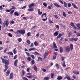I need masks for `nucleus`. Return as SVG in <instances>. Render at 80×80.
I'll return each mask as SVG.
<instances>
[{
  "instance_id": "48",
  "label": "nucleus",
  "mask_w": 80,
  "mask_h": 80,
  "mask_svg": "<svg viewBox=\"0 0 80 80\" xmlns=\"http://www.w3.org/2000/svg\"><path fill=\"white\" fill-rule=\"evenodd\" d=\"M56 67H57V69H59V66H58V64H56Z\"/></svg>"
},
{
  "instance_id": "47",
  "label": "nucleus",
  "mask_w": 80,
  "mask_h": 80,
  "mask_svg": "<svg viewBox=\"0 0 80 80\" xmlns=\"http://www.w3.org/2000/svg\"><path fill=\"white\" fill-rule=\"evenodd\" d=\"M14 11H15L14 10H12L11 11V12H10V14H12L13 13V12H14Z\"/></svg>"
},
{
  "instance_id": "64",
  "label": "nucleus",
  "mask_w": 80,
  "mask_h": 80,
  "mask_svg": "<svg viewBox=\"0 0 80 80\" xmlns=\"http://www.w3.org/2000/svg\"><path fill=\"white\" fill-rule=\"evenodd\" d=\"M77 27H80V24L79 23H78L76 24Z\"/></svg>"
},
{
  "instance_id": "27",
  "label": "nucleus",
  "mask_w": 80,
  "mask_h": 80,
  "mask_svg": "<svg viewBox=\"0 0 80 80\" xmlns=\"http://www.w3.org/2000/svg\"><path fill=\"white\" fill-rule=\"evenodd\" d=\"M73 73H74V74H75L76 75H78L79 74V72H76L75 71H74L73 72Z\"/></svg>"
},
{
  "instance_id": "38",
  "label": "nucleus",
  "mask_w": 80,
  "mask_h": 80,
  "mask_svg": "<svg viewBox=\"0 0 80 80\" xmlns=\"http://www.w3.org/2000/svg\"><path fill=\"white\" fill-rule=\"evenodd\" d=\"M78 38H73V40L74 41H77L78 40Z\"/></svg>"
},
{
  "instance_id": "20",
  "label": "nucleus",
  "mask_w": 80,
  "mask_h": 80,
  "mask_svg": "<svg viewBox=\"0 0 80 80\" xmlns=\"http://www.w3.org/2000/svg\"><path fill=\"white\" fill-rule=\"evenodd\" d=\"M64 6L65 7H67V4L65 2H64Z\"/></svg>"
},
{
  "instance_id": "45",
  "label": "nucleus",
  "mask_w": 80,
  "mask_h": 80,
  "mask_svg": "<svg viewBox=\"0 0 80 80\" xmlns=\"http://www.w3.org/2000/svg\"><path fill=\"white\" fill-rule=\"evenodd\" d=\"M11 9H12V10H15V9H16V8L14 7V6H12V8Z\"/></svg>"
},
{
  "instance_id": "60",
  "label": "nucleus",
  "mask_w": 80,
  "mask_h": 80,
  "mask_svg": "<svg viewBox=\"0 0 80 80\" xmlns=\"http://www.w3.org/2000/svg\"><path fill=\"white\" fill-rule=\"evenodd\" d=\"M42 70L43 72H45L47 71V70H46V69L44 68H42Z\"/></svg>"
},
{
  "instance_id": "41",
  "label": "nucleus",
  "mask_w": 80,
  "mask_h": 80,
  "mask_svg": "<svg viewBox=\"0 0 80 80\" xmlns=\"http://www.w3.org/2000/svg\"><path fill=\"white\" fill-rule=\"evenodd\" d=\"M62 15L64 17H66V14H65V12H63Z\"/></svg>"
},
{
  "instance_id": "33",
  "label": "nucleus",
  "mask_w": 80,
  "mask_h": 80,
  "mask_svg": "<svg viewBox=\"0 0 80 80\" xmlns=\"http://www.w3.org/2000/svg\"><path fill=\"white\" fill-rule=\"evenodd\" d=\"M40 61H42V58H41L39 57L38 61H40Z\"/></svg>"
},
{
  "instance_id": "21",
  "label": "nucleus",
  "mask_w": 80,
  "mask_h": 80,
  "mask_svg": "<svg viewBox=\"0 0 80 80\" xmlns=\"http://www.w3.org/2000/svg\"><path fill=\"white\" fill-rule=\"evenodd\" d=\"M38 13L39 15H42V12H40V9L38 10Z\"/></svg>"
},
{
  "instance_id": "51",
  "label": "nucleus",
  "mask_w": 80,
  "mask_h": 80,
  "mask_svg": "<svg viewBox=\"0 0 80 80\" xmlns=\"http://www.w3.org/2000/svg\"><path fill=\"white\" fill-rule=\"evenodd\" d=\"M71 25L72 26V27H73L75 26L74 25V23H73L72 22L71 24Z\"/></svg>"
},
{
  "instance_id": "40",
  "label": "nucleus",
  "mask_w": 80,
  "mask_h": 80,
  "mask_svg": "<svg viewBox=\"0 0 80 80\" xmlns=\"http://www.w3.org/2000/svg\"><path fill=\"white\" fill-rule=\"evenodd\" d=\"M32 60V58L29 57H28L27 58V60H28V61H31Z\"/></svg>"
},
{
  "instance_id": "29",
  "label": "nucleus",
  "mask_w": 80,
  "mask_h": 80,
  "mask_svg": "<svg viewBox=\"0 0 80 80\" xmlns=\"http://www.w3.org/2000/svg\"><path fill=\"white\" fill-rule=\"evenodd\" d=\"M8 55H11L12 56L13 55V52H8Z\"/></svg>"
},
{
  "instance_id": "24",
  "label": "nucleus",
  "mask_w": 80,
  "mask_h": 80,
  "mask_svg": "<svg viewBox=\"0 0 80 80\" xmlns=\"http://www.w3.org/2000/svg\"><path fill=\"white\" fill-rule=\"evenodd\" d=\"M58 35V33L57 32H55L54 34V36H57Z\"/></svg>"
},
{
  "instance_id": "63",
  "label": "nucleus",
  "mask_w": 80,
  "mask_h": 80,
  "mask_svg": "<svg viewBox=\"0 0 80 80\" xmlns=\"http://www.w3.org/2000/svg\"><path fill=\"white\" fill-rule=\"evenodd\" d=\"M55 27L56 28H59V26H58V25H56Z\"/></svg>"
},
{
  "instance_id": "1",
  "label": "nucleus",
  "mask_w": 80,
  "mask_h": 80,
  "mask_svg": "<svg viewBox=\"0 0 80 80\" xmlns=\"http://www.w3.org/2000/svg\"><path fill=\"white\" fill-rule=\"evenodd\" d=\"M8 24H9V23L8 20H7L6 21H4L3 23V25L4 27H5V26L8 27Z\"/></svg>"
},
{
  "instance_id": "35",
  "label": "nucleus",
  "mask_w": 80,
  "mask_h": 80,
  "mask_svg": "<svg viewBox=\"0 0 80 80\" xmlns=\"http://www.w3.org/2000/svg\"><path fill=\"white\" fill-rule=\"evenodd\" d=\"M27 42L28 44H30L31 43V42L28 40H27Z\"/></svg>"
},
{
  "instance_id": "25",
  "label": "nucleus",
  "mask_w": 80,
  "mask_h": 80,
  "mask_svg": "<svg viewBox=\"0 0 80 80\" xmlns=\"http://www.w3.org/2000/svg\"><path fill=\"white\" fill-rule=\"evenodd\" d=\"M53 77H54V73H51V77L52 78H53Z\"/></svg>"
},
{
  "instance_id": "32",
  "label": "nucleus",
  "mask_w": 80,
  "mask_h": 80,
  "mask_svg": "<svg viewBox=\"0 0 80 80\" xmlns=\"http://www.w3.org/2000/svg\"><path fill=\"white\" fill-rule=\"evenodd\" d=\"M43 5H44L45 7H47V4L46 2H44L43 3Z\"/></svg>"
},
{
  "instance_id": "61",
  "label": "nucleus",
  "mask_w": 80,
  "mask_h": 80,
  "mask_svg": "<svg viewBox=\"0 0 80 80\" xmlns=\"http://www.w3.org/2000/svg\"><path fill=\"white\" fill-rule=\"evenodd\" d=\"M71 33H71V32H70L69 33L68 35V37H70V35H71Z\"/></svg>"
},
{
  "instance_id": "16",
  "label": "nucleus",
  "mask_w": 80,
  "mask_h": 80,
  "mask_svg": "<svg viewBox=\"0 0 80 80\" xmlns=\"http://www.w3.org/2000/svg\"><path fill=\"white\" fill-rule=\"evenodd\" d=\"M33 69L36 72H37V68L35 65H34L33 67Z\"/></svg>"
},
{
  "instance_id": "49",
  "label": "nucleus",
  "mask_w": 80,
  "mask_h": 80,
  "mask_svg": "<svg viewBox=\"0 0 80 80\" xmlns=\"http://www.w3.org/2000/svg\"><path fill=\"white\" fill-rule=\"evenodd\" d=\"M5 69H8V66H7V65H5Z\"/></svg>"
},
{
  "instance_id": "46",
  "label": "nucleus",
  "mask_w": 80,
  "mask_h": 80,
  "mask_svg": "<svg viewBox=\"0 0 80 80\" xmlns=\"http://www.w3.org/2000/svg\"><path fill=\"white\" fill-rule=\"evenodd\" d=\"M31 57L32 59H35V56L34 55H32Z\"/></svg>"
},
{
  "instance_id": "22",
  "label": "nucleus",
  "mask_w": 80,
  "mask_h": 80,
  "mask_svg": "<svg viewBox=\"0 0 80 80\" xmlns=\"http://www.w3.org/2000/svg\"><path fill=\"white\" fill-rule=\"evenodd\" d=\"M67 79L68 80H71V78H70V77L68 75H67Z\"/></svg>"
},
{
  "instance_id": "28",
  "label": "nucleus",
  "mask_w": 80,
  "mask_h": 80,
  "mask_svg": "<svg viewBox=\"0 0 80 80\" xmlns=\"http://www.w3.org/2000/svg\"><path fill=\"white\" fill-rule=\"evenodd\" d=\"M35 48H31L29 49V51H32V50H35Z\"/></svg>"
},
{
  "instance_id": "57",
  "label": "nucleus",
  "mask_w": 80,
  "mask_h": 80,
  "mask_svg": "<svg viewBox=\"0 0 80 80\" xmlns=\"http://www.w3.org/2000/svg\"><path fill=\"white\" fill-rule=\"evenodd\" d=\"M23 80H28V78H27L24 77L23 78Z\"/></svg>"
},
{
  "instance_id": "50",
  "label": "nucleus",
  "mask_w": 80,
  "mask_h": 80,
  "mask_svg": "<svg viewBox=\"0 0 80 80\" xmlns=\"http://www.w3.org/2000/svg\"><path fill=\"white\" fill-rule=\"evenodd\" d=\"M56 58H57V56H56L54 55L53 56V60H55L56 59Z\"/></svg>"
},
{
  "instance_id": "43",
  "label": "nucleus",
  "mask_w": 80,
  "mask_h": 80,
  "mask_svg": "<svg viewBox=\"0 0 80 80\" xmlns=\"http://www.w3.org/2000/svg\"><path fill=\"white\" fill-rule=\"evenodd\" d=\"M47 53L46 52L44 54V58H46V56H47Z\"/></svg>"
},
{
  "instance_id": "19",
  "label": "nucleus",
  "mask_w": 80,
  "mask_h": 80,
  "mask_svg": "<svg viewBox=\"0 0 80 80\" xmlns=\"http://www.w3.org/2000/svg\"><path fill=\"white\" fill-rule=\"evenodd\" d=\"M14 14L16 16H18V15H19V14H18V13L17 12H15Z\"/></svg>"
},
{
  "instance_id": "56",
  "label": "nucleus",
  "mask_w": 80,
  "mask_h": 80,
  "mask_svg": "<svg viewBox=\"0 0 80 80\" xmlns=\"http://www.w3.org/2000/svg\"><path fill=\"white\" fill-rule=\"evenodd\" d=\"M65 57H62V61H64V60H65Z\"/></svg>"
},
{
  "instance_id": "8",
  "label": "nucleus",
  "mask_w": 80,
  "mask_h": 80,
  "mask_svg": "<svg viewBox=\"0 0 80 80\" xmlns=\"http://www.w3.org/2000/svg\"><path fill=\"white\" fill-rule=\"evenodd\" d=\"M54 5L57 7H59L60 8H61V6L59 5H58L57 3H54Z\"/></svg>"
},
{
  "instance_id": "36",
  "label": "nucleus",
  "mask_w": 80,
  "mask_h": 80,
  "mask_svg": "<svg viewBox=\"0 0 80 80\" xmlns=\"http://www.w3.org/2000/svg\"><path fill=\"white\" fill-rule=\"evenodd\" d=\"M22 38H19L18 40V41L19 42H22Z\"/></svg>"
},
{
  "instance_id": "54",
  "label": "nucleus",
  "mask_w": 80,
  "mask_h": 80,
  "mask_svg": "<svg viewBox=\"0 0 80 80\" xmlns=\"http://www.w3.org/2000/svg\"><path fill=\"white\" fill-rule=\"evenodd\" d=\"M76 35L77 36V37H79L80 36V33H76Z\"/></svg>"
},
{
  "instance_id": "39",
  "label": "nucleus",
  "mask_w": 80,
  "mask_h": 80,
  "mask_svg": "<svg viewBox=\"0 0 80 80\" xmlns=\"http://www.w3.org/2000/svg\"><path fill=\"white\" fill-rule=\"evenodd\" d=\"M28 11H33V8L29 9H28Z\"/></svg>"
},
{
  "instance_id": "30",
  "label": "nucleus",
  "mask_w": 80,
  "mask_h": 80,
  "mask_svg": "<svg viewBox=\"0 0 80 80\" xmlns=\"http://www.w3.org/2000/svg\"><path fill=\"white\" fill-rule=\"evenodd\" d=\"M8 36H9V37H13V35H12V34L11 33H8Z\"/></svg>"
},
{
  "instance_id": "23",
  "label": "nucleus",
  "mask_w": 80,
  "mask_h": 80,
  "mask_svg": "<svg viewBox=\"0 0 80 80\" xmlns=\"http://www.w3.org/2000/svg\"><path fill=\"white\" fill-rule=\"evenodd\" d=\"M24 75H25V71L24 70H22V76H23Z\"/></svg>"
},
{
  "instance_id": "44",
  "label": "nucleus",
  "mask_w": 80,
  "mask_h": 80,
  "mask_svg": "<svg viewBox=\"0 0 80 80\" xmlns=\"http://www.w3.org/2000/svg\"><path fill=\"white\" fill-rule=\"evenodd\" d=\"M30 35H31V33L30 32H28L27 34V35L28 36V37L30 36Z\"/></svg>"
},
{
  "instance_id": "5",
  "label": "nucleus",
  "mask_w": 80,
  "mask_h": 80,
  "mask_svg": "<svg viewBox=\"0 0 80 80\" xmlns=\"http://www.w3.org/2000/svg\"><path fill=\"white\" fill-rule=\"evenodd\" d=\"M4 63L6 65H9V61L6 60L4 61Z\"/></svg>"
},
{
  "instance_id": "6",
  "label": "nucleus",
  "mask_w": 80,
  "mask_h": 80,
  "mask_svg": "<svg viewBox=\"0 0 80 80\" xmlns=\"http://www.w3.org/2000/svg\"><path fill=\"white\" fill-rule=\"evenodd\" d=\"M17 62H18V59H16L14 62V65L15 66V67H17Z\"/></svg>"
},
{
  "instance_id": "31",
  "label": "nucleus",
  "mask_w": 80,
  "mask_h": 80,
  "mask_svg": "<svg viewBox=\"0 0 80 80\" xmlns=\"http://www.w3.org/2000/svg\"><path fill=\"white\" fill-rule=\"evenodd\" d=\"M60 52H61V53H62V52H63V48L62 47H61L60 48Z\"/></svg>"
},
{
  "instance_id": "12",
  "label": "nucleus",
  "mask_w": 80,
  "mask_h": 80,
  "mask_svg": "<svg viewBox=\"0 0 80 80\" xmlns=\"http://www.w3.org/2000/svg\"><path fill=\"white\" fill-rule=\"evenodd\" d=\"M33 7H34V4L32 3L31 4H30L29 6V8H32Z\"/></svg>"
},
{
  "instance_id": "55",
  "label": "nucleus",
  "mask_w": 80,
  "mask_h": 80,
  "mask_svg": "<svg viewBox=\"0 0 80 80\" xmlns=\"http://www.w3.org/2000/svg\"><path fill=\"white\" fill-rule=\"evenodd\" d=\"M68 7H71V4L69 3L68 5Z\"/></svg>"
},
{
  "instance_id": "13",
  "label": "nucleus",
  "mask_w": 80,
  "mask_h": 80,
  "mask_svg": "<svg viewBox=\"0 0 80 80\" xmlns=\"http://www.w3.org/2000/svg\"><path fill=\"white\" fill-rule=\"evenodd\" d=\"M72 6L73 7V8H76V9H77V8H78L77 7V6H76V5H75V4H74V3H72Z\"/></svg>"
},
{
  "instance_id": "15",
  "label": "nucleus",
  "mask_w": 80,
  "mask_h": 80,
  "mask_svg": "<svg viewBox=\"0 0 80 80\" xmlns=\"http://www.w3.org/2000/svg\"><path fill=\"white\" fill-rule=\"evenodd\" d=\"M58 80H60L62 79V76H58L57 78Z\"/></svg>"
},
{
  "instance_id": "17",
  "label": "nucleus",
  "mask_w": 80,
  "mask_h": 80,
  "mask_svg": "<svg viewBox=\"0 0 80 80\" xmlns=\"http://www.w3.org/2000/svg\"><path fill=\"white\" fill-rule=\"evenodd\" d=\"M17 49L15 48L13 50V52L14 53V54H16L17 52Z\"/></svg>"
},
{
  "instance_id": "37",
  "label": "nucleus",
  "mask_w": 80,
  "mask_h": 80,
  "mask_svg": "<svg viewBox=\"0 0 80 80\" xmlns=\"http://www.w3.org/2000/svg\"><path fill=\"white\" fill-rule=\"evenodd\" d=\"M33 46V43H31V45L29 46L31 48H32Z\"/></svg>"
},
{
  "instance_id": "2",
  "label": "nucleus",
  "mask_w": 80,
  "mask_h": 80,
  "mask_svg": "<svg viewBox=\"0 0 80 80\" xmlns=\"http://www.w3.org/2000/svg\"><path fill=\"white\" fill-rule=\"evenodd\" d=\"M70 50V48L69 46H67L65 47V50L66 52H69Z\"/></svg>"
},
{
  "instance_id": "3",
  "label": "nucleus",
  "mask_w": 80,
  "mask_h": 80,
  "mask_svg": "<svg viewBox=\"0 0 80 80\" xmlns=\"http://www.w3.org/2000/svg\"><path fill=\"white\" fill-rule=\"evenodd\" d=\"M20 34L21 35H24L25 33V30H20Z\"/></svg>"
},
{
  "instance_id": "7",
  "label": "nucleus",
  "mask_w": 80,
  "mask_h": 80,
  "mask_svg": "<svg viewBox=\"0 0 80 80\" xmlns=\"http://www.w3.org/2000/svg\"><path fill=\"white\" fill-rule=\"evenodd\" d=\"M64 34L62 33V34L60 33L59 34V35L57 37V38L58 39V38H61V37H62V35H63V34Z\"/></svg>"
},
{
  "instance_id": "11",
  "label": "nucleus",
  "mask_w": 80,
  "mask_h": 80,
  "mask_svg": "<svg viewBox=\"0 0 80 80\" xmlns=\"http://www.w3.org/2000/svg\"><path fill=\"white\" fill-rule=\"evenodd\" d=\"M53 47L54 48H57V45H56L55 42H54L53 43Z\"/></svg>"
},
{
  "instance_id": "26",
  "label": "nucleus",
  "mask_w": 80,
  "mask_h": 80,
  "mask_svg": "<svg viewBox=\"0 0 80 80\" xmlns=\"http://www.w3.org/2000/svg\"><path fill=\"white\" fill-rule=\"evenodd\" d=\"M31 63L32 65H33L35 63V60L32 59L31 61Z\"/></svg>"
},
{
  "instance_id": "58",
  "label": "nucleus",
  "mask_w": 80,
  "mask_h": 80,
  "mask_svg": "<svg viewBox=\"0 0 80 80\" xmlns=\"http://www.w3.org/2000/svg\"><path fill=\"white\" fill-rule=\"evenodd\" d=\"M30 69V68H28L27 69V71L28 72H30V71H29V70Z\"/></svg>"
},
{
  "instance_id": "10",
  "label": "nucleus",
  "mask_w": 80,
  "mask_h": 80,
  "mask_svg": "<svg viewBox=\"0 0 80 80\" xmlns=\"http://www.w3.org/2000/svg\"><path fill=\"white\" fill-rule=\"evenodd\" d=\"M10 71L8 70L7 71V72H6V76H8L9 75V74H10Z\"/></svg>"
},
{
  "instance_id": "53",
  "label": "nucleus",
  "mask_w": 80,
  "mask_h": 80,
  "mask_svg": "<svg viewBox=\"0 0 80 80\" xmlns=\"http://www.w3.org/2000/svg\"><path fill=\"white\" fill-rule=\"evenodd\" d=\"M17 55H15L13 58V59H14V60H15V59L17 58Z\"/></svg>"
},
{
  "instance_id": "14",
  "label": "nucleus",
  "mask_w": 80,
  "mask_h": 80,
  "mask_svg": "<svg viewBox=\"0 0 80 80\" xmlns=\"http://www.w3.org/2000/svg\"><path fill=\"white\" fill-rule=\"evenodd\" d=\"M70 49L71 50H73V45L72 44H71L70 45Z\"/></svg>"
},
{
  "instance_id": "4",
  "label": "nucleus",
  "mask_w": 80,
  "mask_h": 80,
  "mask_svg": "<svg viewBox=\"0 0 80 80\" xmlns=\"http://www.w3.org/2000/svg\"><path fill=\"white\" fill-rule=\"evenodd\" d=\"M13 73H11L9 76V78L10 79H13Z\"/></svg>"
},
{
  "instance_id": "9",
  "label": "nucleus",
  "mask_w": 80,
  "mask_h": 80,
  "mask_svg": "<svg viewBox=\"0 0 80 80\" xmlns=\"http://www.w3.org/2000/svg\"><path fill=\"white\" fill-rule=\"evenodd\" d=\"M14 32V33H15V34H19V33L20 34V30H18L17 32Z\"/></svg>"
},
{
  "instance_id": "52",
  "label": "nucleus",
  "mask_w": 80,
  "mask_h": 80,
  "mask_svg": "<svg viewBox=\"0 0 80 80\" xmlns=\"http://www.w3.org/2000/svg\"><path fill=\"white\" fill-rule=\"evenodd\" d=\"M42 20H43V21H44V22H45V21H46V20H47V18L46 17V19H42Z\"/></svg>"
},
{
  "instance_id": "18",
  "label": "nucleus",
  "mask_w": 80,
  "mask_h": 80,
  "mask_svg": "<svg viewBox=\"0 0 80 80\" xmlns=\"http://www.w3.org/2000/svg\"><path fill=\"white\" fill-rule=\"evenodd\" d=\"M50 79V78L48 77H46L44 78V80H48Z\"/></svg>"
},
{
  "instance_id": "34",
  "label": "nucleus",
  "mask_w": 80,
  "mask_h": 80,
  "mask_svg": "<svg viewBox=\"0 0 80 80\" xmlns=\"http://www.w3.org/2000/svg\"><path fill=\"white\" fill-rule=\"evenodd\" d=\"M11 10L12 9H11L9 10L7 9L6 10V12H11Z\"/></svg>"
},
{
  "instance_id": "62",
  "label": "nucleus",
  "mask_w": 80,
  "mask_h": 80,
  "mask_svg": "<svg viewBox=\"0 0 80 80\" xmlns=\"http://www.w3.org/2000/svg\"><path fill=\"white\" fill-rule=\"evenodd\" d=\"M54 17L56 19H57L58 18V16H57V15H54Z\"/></svg>"
},
{
  "instance_id": "59",
  "label": "nucleus",
  "mask_w": 80,
  "mask_h": 80,
  "mask_svg": "<svg viewBox=\"0 0 80 80\" xmlns=\"http://www.w3.org/2000/svg\"><path fill=\"white\" fill-rule=\"evenodd\" d=\"M37 26H32V29H33V28H35L36 27H37Z\"/></svg>"
},
{
  "instance_id": "42",
  "label": "nucleus",
  "mask_w": 80,
  "mask_h": 80,
  "mask_svg": "<svg viewBox=\"0 0 80 80\" xmlns=\"http://www.w3.org/2000/svg\"><path fill=\"white\" fill-rule=\"evenodd\" d=\"M34 45L35 46H38V43L37 42L35 41L34 42Z\"/></svg>"
}]
</instances>
